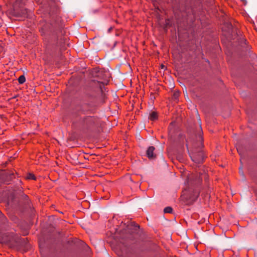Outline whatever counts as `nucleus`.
Instances as JSON below:
<instances>
[{"mask_svg":"<svg viewBox=\"0 0 257 257\" xmlns=\"http://www.w3.org/2000/svg\"><path fill=\"white\" fill-rule=\"evenodd\" d=\"M200 131L199 132L197 137L198 139V143L197 144L193 145L194 149L189 154L192 160L198 164L202 163L204 159V154L201 150L203 147V137H202V131L200 127Z\"/></svg>","mask_w":257,"mask_h":257,"instance_id":"obj_1","label":"nucleus"},{"mask_svg":"<svg viewBox=\"0 0 257 257\" xmlns=\"http://www.w3.org/2000/svg\"><path fill=\"white\" fill-rule=\"evenodd\" d=\"M94 88H91L87 92L88 98L94 102L102 96L103 88L104 87L105 83L99 81L93 82Z\"/></svg>","mask_w":257,"mask_h":257,"instance_id":"obj_2","label":"nucleus"},{"mask_svg":"<svg viewBox=\"0 0 257 257\" xmlns=\"http://www.w3.org/2000/svg\"><path fill=\"white\" fill-rule=\"evenodd\" d=\"M98 124V119L94 116H86L81 118L80 120V125L83 129L92 130Z\"/></svg>","mask_w":257,"mask_h":257,"instance_id":"obj_3","label":"nucleus"},{"mask_svg":"<svg viewBox=\"0 0 257 257\" xmlns=\"http://www.w3.org/2000/svg\"><path fill=\"white\" fill-rule=\"evenodd\" d=\"M139 225L134 222H131L127 227V231L130 234L131 236L129 238L132 239L134 237L136 234L138 233L139 229Z\"/></svg>","mask_w":257,"mask_h":257,"instance_id":"obj_4","label":"nucleus"},{"mask_svg":"<svg viewBox=\"0 0 257 257\" xmlns=\"http://www.w3.org/2000/svg\"><path fill=\"white\" fill-rule=\"evenodd\" d=\"M202 181V178L200 175H192L188 178V185L198 186Z\"/></svg>","mask_w":257,"mask_h":257,"instance_id":"obj_5","label":"nucleus"},{"mask_svg":"<svg viewBox=\"0 0 257 257\" xmlns=\"http://www.w3.org/2000/svg\"><path fill=\"white\" fill-rule=\"evenodd\" d=\"M237 45L236 47L241 48H249L251 46H249L246 42V40L243 37H239L237 40Z\"/></svg>","mask_w":257,"mask_h":257,"instance_id":"obj_6","label":"nucleus"},{"mask_svg":"<svg viewBox=\"0 0 257 257\" xmlns=\"http://www.w3.org/2000/svg\"><path fill=\"white\" fill-rule=\"evenodd\" d=\"M190 191L189 190V189L188 190L185 189L184 191V194H185L186 193H188L190 199L193 201H195L199 195V192L196 188L193 189L192 194H190Z\"/></svg>","mask_w":257,"mask_h":257,"instance_id":"obj_7","label":"nucleus"},{"mask_svg":"<svg viewBox=\"0 0 257 257\" xmlns=\"http://www.w3.org/2000/svg\"><path fill=\"white\" fill-rule=\"evenodd\" d=\"M155 149V148L153 146L148 148L147 151V156L149 159H152L156 157V155L154 153Z\"/></svg>","mask_w":257,"mask_h":257,"instance_id":"obj_8","label":"nucleus"},{"mask_svg":"<svg viewBox=\"0 0 257 257\" xmlns=\"http://www.w3.org/2000/svg\"><path fill=\"white\" fill-rule=\"evenodd\" d=\"M158 113L155 111H152L150 114L149 119L152 121H154L158 119Z\"/></svg>","mask_w":257,"mask_h":257,"instance_id":"obj_9","label":"nucleus"},{"mask_svg":"<svg viewBox=\"0 0 257 257\" xmlns=\"http://www.w3.org/2000/svg\"><path fill=\"white\" fill-rule=\"evenodd\" d=\"M0 241L3 243H8L11 241V239L8 236L5 235Z\"/></svg>","mask_w":257,"mask_h":257,"instance_id":"obj_10","label":"nucleus"},{"mask_svg":"<svg viewBox=\"0 0 257 257\" xmlns=\"http://www.w3.org/2000/svg\"><path fill=\"white\" fill-rule=\"evenodd\" d=\"M26 81V78L24 75L20 76L18 78V82L20 84H23Z\"/></svg>","mask_w":257,"mask_h":257,"instance_id":"obj_11","label":"nucleus"},{"mask_svg":"<svg viewBox=\"0 0 257 257\" xmlns=\"http://www.w3.org/2000/svg\"><path fill=\"white\" fill-rule=\"evenodd\" d=\"M173 209L171 207H166L164 209V212L165 213H170L172 212Z\"/></svg>","mask_w":257,"mask_h":257,"instance_id":"obj_12","label":"nucleus"},{"mask_svg":"<svg viewBox=\"0 0 257 257\" xmlns=\"http://www.w3.org/2000/svg\"><path fill=\"white\" fill-rule=\"evenodd\" d=\"M27 179H32V180H36V177L33 174L29 173L27 176Z\"/></svg>","mask_w":257,"mask_h":257,"instance_id":"obj_13","label":"nucleus"},{"mask_svg":"<svg viewBox=\"0 0 257 257\" xmlns=\"http://www.w3.org/2000/svg\"><path fill=\"white\" fill-rule=\"evenodd\" d=\"M5 47H8L6 45L5 43H4L3 42H0V48H4Z\"/></svg>","mask_w":257,"mask_h":257,"instance_id":"obj_14","label":"nucleus"},{"mask_svg":"<svg viewBox=\"0 0 257 257\" xmlns=\"http://www.w3.org/2000/svg\"><path fill=\"white\" fill-rule=\"evenodd\" d=\"M222 41L223 43H224L225 44H227V41L226 40H225L224 39H222Z\"/></svg>","mask_w":257,"mask_h":257,"instance_id":"obj_15","label":"nucleus"},{"mask_svg":"<svg viewBox=\"0 0 257 257\" xmlns=\"http://www.w3.org/2000/svg\"><path fill=\"white\" fill-rule=\"evenodd\" d=\"M243 1H244V4H245V5H246V4L247 2H246V1H245V0H243Z\"/></svg>","mask_w":257,"mask_h":257,"instance_id":"obj_16","label":"nucleus"},{"mask_svg":"<svg viewBox=\"0 0 257 257\" xmlns=\"http://www.w3.org/2000/svg\"><path fill=\"white\" fill-rule=\"evenodd\" d=\"M228 26H229V28H231V25L228 24Z\"/></svg>","mask_w":257,"mask_h":257,"instance_id":"obj_17","label":"nucleus"},{"mask_svg":"<svg viewBox=\"0 0 257 257\" xmlns=\"http://www.w3.org/2000/svg\"><path fill=\"white\" fill-rule=\"evenodd\" d=\"M81 47H83V48H84L85 46H84V45H82V46H81Z\"/></svg>","mask_w":257,"mask_h":257,"instance_id":"obj_18","label":"nucleus"},{"mask_svg":"<svg viewBox=\"0 0 257 257\" xmlns=\"http://www.w3.org/2000/svg\"><path fill=\"white\" fill-rule=\"evenodd\" d=\"M237 152L240 154V153H239V150H238V149H237Z\"/></svg>","mask_w":257,"mask_h":257,"instance_id":"obj_19","label":"nucleus"},{"mask_svg":"<svg viewBox=\"0 0 257 257\" xmlns=\"http://www.w3.org/2000/svg\"><path fill=\"white\" fill-rule=\"evenodd\" d=\"M162 68H164V66L163 65H162Z\"/></svg>","mask_w":257,"mask_h":257,"instance_id":"obj_20","label":"nucleus"},{"mask_svg":"<svg viewBox=\"0 0 257 257\" xmlns=\"http://www.w3.org/2000/svg\"><path fill=\"white\" fill-rule=\"evenodd\" d=\"M100 73H99V74L98 75V76H99Z\"/></svg>","mask_w":257,"mask_h":257,"instance_id":"obj_21","label":"nucleus"}]
</instances>
